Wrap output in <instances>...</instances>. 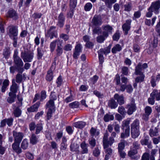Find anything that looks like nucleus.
I'll list each match as a JSON object with an SVG mask.
<instances>
[{
  "label": "nucleus",
  "mask_w": 160,
  "mask_h": 160,
  "mask_svg": "<svg viewBox=\"0 0 160 160\" xmlns=\"http://www.w3.org/2000/svg\"><path fill=\"white\" fill-rule=\"evenodd\" d=\"M8 29V34L10 38L13 40L12 44L13 46L16 47L17 45L18 27L16 26L12 25L9 26Z\"/></svg>",
  "instance_id": "obj_1"
},
{
  "label": "nucleus",
  "mask_w": 160,
  "mask_h": 160,
  "mask_svg": "<svg viewBox=\"0 0 160 160\" xmlns=\"http://www.w3.org/2000/svg\"><path fill=\"white\" fill-rule=\"evenodd\" d=\"M34 57V53L33 51H22L21 54V57L24 62H31Z\"/></svg>",
  "instance_id": "obj_2"
},
{
  "label": "nucleus",
  "mask_w": 160,
  "mask_h": 160,
  "mask_svg": "<svg viewBox=\"0 0 160 160\" xmlns=\"http://www.w3.org/2000/svg\"><path fill=\"white\" fill-rule=\"evenodd\" d=\"M109 135L108 133L106 131L104 134L102 141L103 148L104 149L107 148L109 146H111L115 142L114 139L112 138L109 137V138H108Z\"/></svg>",
  "instance_id": "obj_3"
},
{
  "label": "nucleus",
  "mask_w": 160,
  "mask_h": 160,
  "mask_svg": "<svg viewBox=\"0 0 160 160\" xmlns=\"http://www.w3.org/2000/svg\"><path fill=\"white\" fill-rule=\"evenodd\" d=\"M129 121L128 120L124 121L122 122V127L126 128L125 133L122 132L121 133V138H125L128 137L130 135V127L129 126Z\"/></svg>",
  "instance_id": "obj_4"
},
{
  "label": "nucleus",
  "mask_w": 160,
  "mask_h": 160,
  "mask_svg": "<svg viewBox=\"0 0 160 160\" xmlns=\"http://www.w3.org/2000/svg\"><path fill=\"white\" fill-rule=\"evenodd\" d=\"M13 62L17 67V70L19 72L22 73L24 71L23 68H22L24 63L22 59L20 57H18L17 58L13 59Z\"/></svg>",
  "instance_id": "obj_5"
},
{
  "label": "nucleus",
  "mask_w": 160,
  "mask_h": 160,
  "mask_svg": "<svg viewBox=\"0 0 160 160\" xmlns=\"http://www.w3.org/2000/svg\"><path fill=\"white\" fill-rule=\"evenodd\" d=\"M126 108L128 109L127 113L129 115L132 114L136 110L137 107L133 99H132L131 102L127 105Z\"/></svg>",
  "instance_id": "obj_6"
},
{
  "label": "nucleus",
  "mask_w": 160,
  "mask_h": 160,
  "mask_svg": "<svg viewBox=\"0 0 160 160\" xmlns=\"http://www.w3.org/2000/svg\"><path fill=\"white\" fill-rule=\"evenodd\" d=\"M160 8V1H158L152 2L149 7V9H152L156 14H158L159 12Z\"/></svg>",
  "instance_id": "obj_7"
},
{
  "label": "nucleus",
  "mask_w": 160,
  "mask_h": 160,
  "mask_svg": "<svg viewBox=\"0 0 160 160\" xmlns=\"http://www.w3.org/2000/svg\"><path fill=\"white\" fill-rule=\"evenodd\" d=\"M103 30L102 34L104 35L106 37H108L109 34H111L113 28L109 25H103L102 26Z\"/></svg>",
  "instance_id": "obj_8"
},
{
  "label": "nucleus",
  "mask_w": 160,
  "mask_h": 160,
  "mask_svg": "<svg viewBox=\"0 0 160 160\" xmlns=\"http://www.w3.org/2000/svg\"><path fill=\"white\" fill-rule=\"evenodd\" d=\"M148 67V65L146 63H144L142 65L140 63H138L136 67L135 74L136 75H140L142 73V71L144 69L147 68Z\"/></svg>",
  "instance_id": "obj_9"
},
{
  "label": "nucleus",
  "mask_w": 160,
  "mask_h": 160,
  "mask_svg": "<svg viewBox=\"0 0 160 160\" xmlns=\"http://www.w3.org/2000/svg\"><path fill=\"white\" fill-rule=\"evenodd\" d=\"M13 136L14 139V142H21L23 137V134L22 132H17L15 131H13Z\"/></svg>",
  "instance_id": "obj_10"
},
{
  "label": "nucleus",
  "mask_w": 160,
  "mask_h": 160,
  "mask_svg": "<svg viewBox=\"0 0 160 160\" xmlns=\"http://www.w3.org/2000/svg\"><path fill=\"white\" fill-rule=\"evenodd\" d=\"M82 47L80 44H77L75 47V50L73 52V57L75 59H77L80 55V53L82 51Z\"/></svg>",
  "instance_id": "obj_11"
},
{
  "label": "nucleus",
  "mask_w": 160,
  "mask_h": 160,
  "mask_svg": "<svg viewBox=\"0 0 160 160\" xmlns=\"http://www.w3.org/2000/svg\"><path fill=\"white\" fill-rule=\"evenodd\" d=\"M132 20L128 19L126 21L125 23L122 26V28L123 31L125 32V34L127 35L128 31L131 28V24Z\"/></svg>",
  "instance_id": "obj_12"
},
{
  "label": "nucleus",
  "mask_w": 160,
  "mask_h": 160,
  "mask_svg": "<svg viewBox=\"0 0 160 160\" xmlns=\"http://www.w3.org/2000/svg\"><path fill=\"white\" fill-rule=\"evenodd\" d=\"M81 148L80 153L81 154H87L88 153V145L86 143L85 141L82 142L80 145Z\"/></svg>",
  "instance_id": "obj_13"
},
{
  "label": "nucleus",
  "mask_w": 160,
  "mask_h": 160,
  "mask_svg": "<svg viewBox=\"0 0 160 160\" xmlns=\"http://www.w3.org/2000/svg\"><path fill=\"white\" fill-rule=\"evenodd\" d=\"M65 19V16L62 13H61L58 17L57 25L60 28L62 27L64 25Z\"/></svg>",
  "instance_id": "obj_14"
},
{
  "label": "nucleus",
  "mask_w": 160,
  "mask_h": 160,
  "mask_svg": "<svg viewBox=\"0 0 160 160\" xmlns=\"http://www.w3.org/2000/svg\"><path fill=\"white\" fill-rule=\"evenodd\" d=\"M20 143V142H14L12 146L13 149L18 154L21 153L22 152L21 148L19 146Z\"/></svg>",
  "instance_id": "obj_15"
},
{
  "label": "nucleus",
  "mask_w": 160,
  "mask_h": 160,
  "mask_svg": "<svg viewBox=\"0 0 160 160\" xmlns=\"http://www.w3.org/2000/svg\"><path fill=\"white\" fill-rule=\"evenodd\" d=\"M40 104L39 102H38L33 105L27 108V111L29 112H37Z\"/></svg>",
  "instance_id": "obj_16"
},
{
  "label": "nucleus",
  "mask_w": 160,
  "mask_h": 160,
  "mask_svg": "<svg viewBox=\"0 0 160 160\" xmlns=\"http://www.w3.org/2000/svg\"><path fill=\"white\" fill-rule=\"evenodd\" d=\"M7 17L12 18L14 20H17L18 18V16L16 12L13 10H9L7 13Z\"/></svg>",
  "instance_id": "obj_17"
},
{
  "label": "nucleus",
  "mask_w": 160,
  "mask_h": 160,
  "mask_svg": "<svg viewBox=\"0 0 160 160\" xmlns=\"http://www.w3.org/2000/svg\"><path fill=\"white\" fill-rule=\"evenodd\" d=\"M114 98L119 105H121L124 103L125 101L123 96L115 94L114 96Z\"/></svg>",
  "instance_id": "obj_18"
},
{
  "label": "nucleus",
  "mask_w": 160,
  "mask_h": 160,
  "mask_svg": "<svg viewBox=\"0 0 160 160\" xmlns=\"http://www.w3.org/2000/svg\"><path fill=\"white\" fill-rule=\"evenodd\" d=\"M54 93L55 92H54L51 93V96L52 97V99H51V113L54 112L55 110L54 102L51 101V100H56L57 99L56 95Z\"/></svg>",
  "instance_id": "obj_19"
},
{
  "label": "nucleus",
  "mask_w": 160,
  "mask_h": 160,
  "mask_svg": "<svg viewBox=\"0 0 160 160\" xmlns=\"http://www.w3.org/2000/svg\"><path fill=\"white\" fill-rule=\"evenodd\" d=\"M92 24L95 26L101 25L102 23L101 19L98 16H95L92 20Z\"/></svg>",
  "instance_id": "obj_20"
},
{
  "label": "nucleus",
  "mask_w": 160,
  "mask_h": 160,
  "mask_svg": "<svg viewBox=\"0 0 160 160\" xmlns=\"http://www.w3.org/2000/svg\"><path fill=\"white\" fill-rule=\"evenodd\" d=\"M8 95L9 97L7 98V101L8 103L11 104L15 101L16 95L12 92H9Z\"/></svg>",
  "instance_id": "obj_21"
},
{
  "label": "nucleus",
  "mask_w": 160,
  "mask_h": 160,
  "mask_svg": "<svg viewBox=\"0 0 160 160\" xmlns=\"http://www.w3.org/2000/svg\"><path fill=\"white\" fill-rule=\"evenodd\" d=\"M111 47V45H109L108 47L100 49L98 52L101 53L102 54L103 53L105 55H107L110 52Z\"/></svg>",
  "instance_id": "obj_22"
},
{
  "label": "nucleus",
  "mask_w": 160,
  "mask_h": 160,
  "mask_svg": "<svg viewBox=\"0 0 160 160\" xmlns=\"http://www.w3.org/2000/svg\"><path fill=\"white\" fill-rule=\"evenodd\" d=\"M79 146L76 143H72L70 145V150L72 152H76L77 153L79 154L80 151L78 149Z\"/></svg>",
  "instance_id": "obj_23"
},
{
  "label": "nucleus",
  "mask_w": 160,
  "mask_h": 160,
  "mask_svg": "<svg viewBox=\"0 0 160 160\" xmlns=\"http://www.w3.org/2000/svg\"><path fill=\"white\" fill-rule=\"evenodd\" d=\"M108 105L111 108L115 109L117 107L118 104L115 101L114 99H111L108 101Z\"/></svg>",
  "instance_id": "obj_24"
},
{
  "label": "nucleus",
  "mask_w": 160,
  "mask_h": 160,
  "mask_svg": "<svg viewBox=\"0 0 160 160\" xmlns=\"http://www.w3.org/2000/svg\"><path fill=\"white\" fill-rule=\"evenodd\" d=\"M90 133L92 137H96L99 134V132L97 129L92 127L90 130Z\"/></svg>",
  "instance_id": "obj_25"
},
{
  "label": "nucleus",
  "mask_w": 160,
  "mask_h": 160,
  "mask_svg": "<svg viewBox=\"0 0 160 160\" xmlns=\"http://www.w3.org/2000/svg\"><path fill=\"white\" fill-rule=\"evenodd\" d=\"M131 134L133 138H137L140 134L139 129H131Z\"/></svg>",
  "instance_id": "obj_26"
},
{
  "label": "nucleus",
  "mask_w": 160,
  "mask_h": 160,
  "mask_svg": "<svg viewBox=\"0 0 160 160\" xmlns=\"http://www.w3.org/2000/svg\"><path fill=\"white\" fill-rule=\"evenodd\" d=\"M86 125V122L80 121L74 123L73 126L75 127L79 128H84Z\"/></svg>",
  "instance_id": "obj_27"
},
{
  "label": "nucleus",
  "mask_w": 160,
  "mask_h": 160,
  "mask_svg": "<svg viewBox=\"0 0 160 160\" xmlns=\"http://www.w3.org/2000/svg\"><path fill=\"white\" fill-rule=\"evenodd\" d=\"M18 87L17 84L15 82L14 80L12 81V84L10 88L11 92H12L13 93L15 94L18 91Z\"/></svg>",
  "instance_id": "obj_28"
},
{
  "label": "nucleus",
  "mask_w": 160,
  "mask_h": 160,
  "mask_svg": "<svg viewBox=\"0 0 160 160\" xmlns=\"http://www.w3.org/2000/svg\"><path fill=\"white\" fill-rule=\"evenodd\" d=\"M45 108L47 110L46 120L47 121L48 123V121L49 120L50 116V100L48 101L46 104Z\"/></svg>",
  "instance_id": "obj_29"
},
{
  "label": "nucleus",
  "mask_w": 160,
  "mask_h": 160,
  "mask_svg": "<svg viewBox=\"0 0 160 160\" xmlns=\"http://www.w3.org/2000/svg\"><path fill=\"white\" fill-rule=\"evenodd\" d=\"M151 97H155L156 100H160V91H158L154 90L150 94Z\"/></svg>",
  "instance_id": "obj_30"
},
{
  "label": "nucleus",
  "mask_w": 160,
  "mask_h": 160,
  "mask_svg": "<svg viewBox=\"0 0 160 160\" xmlns=\"http://www.w3.org/2000/svg\"><path fill=\"white\" fill-rule=\"evenodd\" d=\"M122 49L121 46L119 44H116L112 49V52L113 53H116L117 52L120 51Z\"/></svg>",
  "instance_id": "obj_31"
},
{
  "label": "nucleus",
  "mask_w": 160,
  "mask_h": 160,
  "mask_svg": "<svg viewBox=\"0 0 160 160\" xmlns=\"http://www.w3.org/2000/svg\"><path fill=\"white\" fill-rule=\"evenodd\" d=\"M131 129H139V122L138 119L135 120L131 124Z\"/></svg>",
  "instance_id": "obj_32"
},
{
  "label": "nucleus",
  "mask_w": 160,
  "mask_h": 160,
  "mask_svg": "<svg viewBox=\"0 0 160 160\" xmlns=\"http://www.w3.org/2000/svg\"><path fill=\"white\" fill-rule=\"evenodd\" d=\"M114 117L113 115L106 114L104 117L103 120L105 122H108L110 120H114Z\"/></svg>",
  "instance_id": "obj_33"
},
{
  "label": "nucleus",
  "mask_w": 160,
  "mask_h": 160,
  "mask_svg": "<svg viewBox=\"0 0 160 160\" xmlns=\"http://www.w3.org/2000/svg\"><path fill=\"white\" fill-rule=\"evenodd\" d=\"M156 19L157 17H154L152 18L151 21L150 19H146L145 20V23L146 25L148 26H150L151 25L153 26L154 25Z\"/></svg>",
  "instance_id": "obj_34"
},
{
  "label": "nucleus",
  "mask_w": 160,
  "mask_h": 160,
  "mask_svg": "<svg viewBox=\"0 0 160 160\" xmlns=\"http://www.w3.org/2000/svg\"><path fill=\"white\" fill-rule=\"evenodd\" d=\"M9 81L8 79H5L2 82V87L1 91L2 92H4L7 88V87L9 85Z\"/></svg>",
  "instance_id": "obj_35"
},
{
  "label": "nucleus",
  "mask_w": 160,
  "mask_h": 160,
  "mask_svg": "<svg viewBox=\"0 0 160 160\" xmlns=\"http://www.w3.org/2000/svg\"><path fill=\"white\" fill-rule=\"evenodd\" d=\"M107 37H106L104 35L102 34V35H100L97 37V41L98 43H102Z\"/></svg>",
  "instance_id": "obj_36"
},
{
  "label": "nucleus",
  "mask_w": 160,
  "mask_h": 160,
  "mask_svg": "<svg viewBox=\"0 0 160 160\" xmlns=\"http://www.w3.org/2000/svg\"><path fill=\"white\" fill-rule=\"evenodd\" d=\"M118 112L123 117H125L127 113L125 108L122 106H120L118 107Z\"/></svg>",
  "instance_id": "obj_37"
},
{
  "label": "nucleus",
  "mask_w": 160,
  "mask_h": 160,
  "mask_svg": "<svg viewBox=\"0 0 160 160\" xmlns=\"http://www.w3.org/2000/svg\"><path fill=\"white\" fill-rule=\"evenodd\" d=\"M10 54V51L9 48H6L4 49L3 54L6 58H8Z\"/></svg>",
  "instance_id": "obj_38"
},
{
  "label": "nucleus",
  "mask_w": 160,
  "mask_h": 160,
  "mask_svg": "<svg viewBox=\"0 0 160 160\" xmlns=\"http://www.w3.org/2000/svg\"><path fill=\"white\" fill-rule=\"evenodd\" d=\"M88 142L91 148H93L95 147L96 144V141L94 138L93 137L90 138L88 140Z\"/></svg>",
  "instance_id": "obj_39"
},
{
  "label": "nucleus",
  "mask_w": 160,
  "mask_h": 160,
  "mask_svg": "<svg viewBox=\"0 0 160 160\" xmlns=\"http://www.w3.org/2000/svg\"><path fill=\"white\" fill-rule=\"evenodd\" d=\"M149 133L150 136L152 137L157 136L158 134V130L156 128H154V129H150Z\"/></svg>",
  "instance_id": "obj_40"
},
{
  "label": "nucleus",
  "mask_w": 160,
  "mask_h": 160,
  "mask_svg": "<svg viewBox=\"0 0 160 160\" xmlns=\"http://www.w3.org/2000/svg\"><path fill=\"white\" fill-rule=\"evenodd\" d=\"M21 112L22 111L19 107H17L14 110L13 113L15 117H18L21 115Z\"/></svg>",
  "instance_id": "obj_41"
},
{
  "label": "nucleus",
  "mask_w": 160,
  "mask_h": 160,
  "mask_svg": "<svg viewBox=\"0 0 160 160\" xmlns=\"http://www.w3.org/2000/svg\"><path fill=\"white\" fill-rule=\"evenodd\" d=\"M57 53L58 55H60L62 53V43L60 42L58 44L57 48Z\"/></svg>",
  "instance_id": "obj_42"
},
{
  "label": "nucleus",
  "mask_w": 160,
  "mask_h": 160,
  "mask_svg": "<svg viewBox=\"0 0 160 160\" xmlns=\"http://www.w3.org/2000/svg\"><path fill=\"white\" fill-rule=\"evenodd\" d=\"M77 4V0H70V9L72 10L76 8Z\"/></svg>",
  "instance_id": "obj_43"
},
{
  "label": "nucleus",
  "mask_w": 160,
  "mask_h": 160,
  "mask_svg": "<svg viewBox=\"0 0 160 160\" xmlns=\"http://www.w3.org/2000/svg\"><path fill=\"white\" fill-rule=\"evenodd\" d=\"M28 142L26 139H24L21 144V148L23 150L26 149L28 147Z\"/></svg>",
  "instance_id": "obj_44"
},
{
  "label": "nucleus",
  "mask_w": 160,
  "mask_h": 160,
  "mask_svg": "<svg viewBox=\"0 0 160 160\" xmlns=\"http://www.w3.org/2000/svg\"><path fill=\"white\" fill-rule=\"evenodd\" d=\"M22 74L21 73H18L16 75V81L18 83H20L22 80Z\"/></svg>",
  "instance_id": "obj_45"
},
{
  "label": "nucleus",
  "mask_w": 160,
  "mask_h": 160,
  "mask_svg": "<svg viewBox=\"0 0 160 160\" xmlns=\"http://www.w3.org/2000/svg\"><path fill=\"white\" fill-rule=\"evenodd\" d=\"M140 76L138 77L135 79V82H142L144 81L145 75L143 74H141Z\"/></svg>",
  "instance_id": "obj_46"
},
{
  "label": "nucleus",
  "mask_w": 160,
  "mask_h": 160,
  "mask_svg": "<svg viewBox=\"0 0 160 160\" xmlns=\"http://www.w3.org/2000/svg\"><path fill=\"white\" fill-rule=\"evenodd\" d=\"M149 137L147 136L145 137L144 139H142L141 141V144L142 145H146L148 144V143L150 142L149 141Z\"/></svg>",
  "instance_id": "obj_47"
},
{
  "label": "nucleus",
  "mask_w": 160,
  "mask_h": 160,
  "mask_svg": "<svg viewBox=\"0 0 160 160\" xmlns=\"http://www.w3.org/2000/svg\"><path fill=\"white\" fill-rule=\"evenodd\" d=\"M138 153L137 150L136 149H133L132 148H130V150L129 151L128 153V155L131 157L132 158L133 156L137 154Z\"/></svg>",
  "instance_id": "obj_48"
},
{
  "label": "nucleus",
  "mask_w": 160,
  "mask_h": 160,
  "mask_svg": "<svg viewBox=\"0 0 160 160\" xmlns=\"http://www.w3.org/2000/svg\"><path fill=\"white\" fill-rule=\"evenodd\" d=\"M30 141L31 143L33 144H36L38 142V139L34 134H32Z\"/></svg>",
  "instance_id": "obj_49"
},
{
  "label": "nucleus",
  "mask_w": 160,
  "mask_h": 160,
  "mask_svg": "<svg viewBox=\"0 0 160 160\" xmlns=\"http://www.w3.org/2000/svg\"><path fill=\"white\" fill-rule=\"evenodd\" d=\"M129 70L127 67L123 66L122 68V73L123 75L128 76V74Z\"/></svg>",
  "instance_id": "obj_50"
},
{
  "label": "nucleus",
  "mask_w": 160,
  "mask_h": 160,
  "mask_svg": "<svg viewBox=\"0 0 160 160\" xmlns=\"http://www.w3.org/2000/svg\"><path fill=\"white\" fill-rule=\"evenodd\" d=\"M36 134H38L42 129V124L41 123L37 124L36 126Z\"/></svg>",
  "instance_id": "obj_51"
},
{
  "label": "nucleus",
  "mask_w": 160,
  "mask_h": 160,
  "mask_svg": "<svg viewBox=\"0 0 160 160\" xmlns=\"http://www.w3.org/2000/svg\"><path fill=\"white\" fill-rule=\"evenodd\" d=\"M37 58L39 60L41 59L43 55V51L40 48H38L37 49Z\"/></svg>",
  "instance_id": "obj_52"
},
{
  "label": "nucleus",
  "mask_w": 160,
  "mask_h": 160,
  "mask_svg": "<svg viewBox=\"0 0 160 160\" xmlns=\"http://www.w3.org/2000/svg\"><path fill=\"white\" fill-rule=\"evenodd\" d=\"M125 148V143L124 141H122L118 144V151L123 150Z\"/></svg>",
  "instance_id": "obj_53"
},
{
  "label": "nucleus",
  "mask_w": 160,
  "mask_h": 160,
  "mask_svg": "<svg viewBox=\"0 0 160 160\" xmlns=\"http://www.w3.org/2000/svg\"><path fill=\"white\" fill-rule=\"evenodd\" d=\"M145 114L148 115H149L152 112V109L151 107L149 106L146 107L144 109Z\"/></svg>",
  "instance_id": "obj_54"
},
{
  "label": "nucleus",
  "mask_w": 160,
  "mask_h": 160,
  "mask_svg": "<svg viewBox=\"0 0 160 160\" xmlns=\"http://www.w3.org/2000/svg\"><path fill=\"white\" fill-rule=\"evenodd\" d=\"M92 8V4L90 2L86 4L84 6V9L86 11H89Z\"/></svg>",
  "instance_id": "obj_55"
},
{
  "label": "nucleus",
  "mask_w": 160,
  "mask_h": 160,
  "mask_svg": "<svg viewBox=\"0 0 160 160\" xmlns=\"http://www.w3.org/2000/svg\"><path fill=\"white\" fill-rule=\"evenodd\" d=\"M124 7V10L125 11L129 12L132 9V5L130 3H128L125 4Z\"/></svg>",
  "instance_id": "obj_56"
},
{
  "label": "nucleus",
  "mask_w": 160,
  "mask_h": 160,
  "mask_svg": "<svg viewBox=\"0 0 160 160\" xmlns=\"http://www.w3.org/2000/svg\"><path fill=\"white\" fill-rule=\"evenodd\" d=\"M78 102H74L70 103L69 106L71 108H77L78 107Z\"/></svg>",
  "instance_id": "obj_57"
},
{
  "label": "nucleus",
  "mask_w": 160,
  "mask_h": 160,
  "mask_svg": "<svg viewBox=\"0 0 160 160\" xmlns=\"http://www.w3.org/2000/svg\"><path fill=\"white\" fill-rule=\"evenodd\" d=\"M6 122L7 125L9 127L11 126L12 125L13 119L12 118H6Z\"/></svg>",
  "instance_id": "obj_58"
},
{
  "label": "nucleus",
  "mask_w": 160,
  "mask_h": 160,
  "mask_svg": "<svg viewBox=\"0 0 160 160\" xmlns=\"http://www.w3.org/2000/svg\"><path fill=\"white\" fill-rule=\"evenodd\" d=\"M100 151L98 148H95L93 152V154L95 157L98 156L100 154Z\"/></svg>",
  "instance_id": "obj_59"
},
{
  "label": "nucleus",
  "mask_w": 160,
  "mask_h": 160,
  "mask_svg": "<svg viewBox=\"0 0 160 160\" xmlns=\"http://www.w3.org/2000/svg\"><path fill=\"white\" fill-rule=\"evenodd\" d=\"M93 93L97 97L99 98H102L103 96V94L101 93L97 90H95L93 92Z\"/></svg>",
  "instance_id": "obj_60"
},
{
  "label": "nucleus",
  "mask_w": 160,
  "mask_h": 160,
  "mask_svg": "<svg viewBox=\"0 0 160 160\" xmlns=\"http://www.w3.org/2000/svg\"><path fill=\"white\" fill-rule=\"evenodd\" d=\"M149 154L147 153H145L142 156L141 160H149Z\"/></svg>",
  "instance_id": "obj_61"
},
{
  "label": "nucleus",
  "mask_w": 160,
  "mask_h": 160,
  "mask_svg": "<svg viewBox=\"0 0 160 160\" xmlns=\"http://www.w3.org/2000/svg\"><path fill=\"white\" fill-rule=\"evenodd\" d=\"M114 130L117 134L120 132V127L118 124H116L114 126Z\"/></svg>",
  "instance_id": "obj_62"
},
{
  "label": "nucleus",
  "mask_w": 160,
  "mask_h": 160,
  "mask_svg": "<svg viewBox=\"0 0 160 160\" xmlns=\"http://www.w3.org/2000/svg\"><path fill=\"white\" fill-rule=\"evenodd\" d=\"M62 77L61 76H60L57 78V81H56V83L57 84V86L58 87H59L62 84Z\"/></svg>",
  "instance_id": "obj_63"
},
{
  "label": "nucleus",
  "mask_w": 160,
  "mask_h": 160,
  "mask_svg": "<svg viewBox=\"0 0 160 160\" xmlns=\"http://www.w3.org/2000/svg\"><path fill=\"white\" fill-rule=\"evenodd\" d=\"M127 92L128 93H131L133 91V88L131 85H127L126 87Z\"/></svg>",
  "instance_id": "obj_64"
}]
</instances>
